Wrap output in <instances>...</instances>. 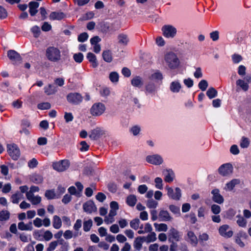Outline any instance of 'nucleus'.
Wrapping results in <instances>:
<instances>
[{
  "mask_svg": "<svg viewBox=\"0 0 251 251\" xmlns=\"http://www.w3.org/2000/svg\"><path fill=\"white\" fill-rule=\"evenodd\" d=\"M46 56L47 59L53 62H58L61 59V51L56 47L50 46L46 50Z\"/></svg>",
  "mask_w": 251,
  "mask_h": 251,
  "instance_id": "obj_1",
  "label": "nucleus"
},
{
  "mask_svg": "<svg viewBox=\"0 0 251 251\" xmlns=\"http://www.w3.org/2000/svg\"><path fill=\"white\" fill-rule=\"evenodd\" d=\"M165 60L171 69L177 68L179 65V60L176 55L172 52H170L166 54Z\"/></svg>",
  "mask_w": 251,
  "mask_h": 251,
  "instance_id": "obj_2",
  "label": "nucleus"
},
{
  "mask_svg": "<svg viewBox=\"0 0 251 251\" xmlns=\"http://www.w3.org/2000/svg\"><path fill=\"white\" fill-rule=\"evenodd\" d=\"M106 107L102 102H96L94 103L90 109V114L94 117L101 115L105 111Z\"/></svg>",
  "mask_w": 251,
  "mask_h": 251,
  "instance_id": "obj_3",
  "label": "nucleus"
},
{
  "mask_svg": "<svg viewBox=\"0 0 251 251\" xmlns=\"http://www.w3.org/2000/svg\"><path fill=\"white\" fill-rule=\"evenodd\" d=\"M7 151L13 160H18L20 157V150L18 146L14 143L7 145Z\"/></svg>",
  "mask_w": 251,
  "mask_h": 251,
  "instance_id": "obj_4",
  "label": "nucleus"
},
{
  "mask_svg": "<svg viewBox=\"0 0 251 251\" xmlns=\"http://www.w3.org/2000/svg\"><path fill=\"white\" fill-rule=\"evenodd\" d=\"M98 26L101 32L104 34L115 32L119 28V27L115 28L113 24L105 21L100 22L98 24Z\"/></svg>",
  "mask_w": 251,
  "mask_h": 251,
  "instance_id": "obj_5",
  "label": "nucleus"
},
{
  "mask_svg": "<svg viewBox=\"0 0 251 251\" xmlns=\"http://www.w3.org/2000/svg\"><path fill=\"white\" fill-rule=\"evenodd\" d=\"M7 57L11 61L12 63L16 66L22 63V57L17 51L15 50H10L7 51Z\"/></svg>",
  "mask_w": 251,
  "mask_h": 251,
  "instance_id": "obj_6",
  "label": "nucleus"
},
{
  "mask_svg": "<svg viewBox=\"0 0 251 251\" xmlns=\"http://www.w3.org/2000/svg\"><path fill=\"white\" fill-rule=\"evenodd\" d=\"M67 100L69 103L72 104L78 105L82 101L83 97L78 93H70L67 95Z\"/></svg>",
  "mask_w": 251,
  "mask_h": 251,
  "instance_id": "obj_7",
  "label": "nucleus"
},
{
  "mask_svg": "<svg viewBox=\"0 0 251 251\" xmlns=\"http://www.w3.org/2000/svg\"><path fill=\"white\" fill-rule=\"evenodd\" d=\"M165 189L167 190V195L171 199L179 201L181 197V191L179 187L175 188V193L172 188L166 186Z\"/></svg>",
  "mask_w": 251,
  "mask_h": 251,
  "instance_id": "obj_8",
  "label": "nucleus"
},
{
  "mask_svg": "<svg viewBox=\"0 0 251 251\" xmlns=\"http://www.w3.org/2000/svg\"><path fill=\"white\" fill-rule=\"evenodd\" d=\"M70 166V162L68 160H61L52 164V168L58 172H63L66 170Z\"/></svg>",
  "mask_w": 251,
  "mask_h": 251,
  "instance_id": "obj_9",
  "label": "nucleus"
},
{
  "mask_svg": "<svg viewBox=\"0 0 251 251\" xmlns=\"http://www.w3.org/2000/svg\"><path fill=\"white\" fill-rule=\"evenodd\" d=\"M164 36L167 38H173L176 33V29L171 25H165L162 27Z\"/></svg>",
  "mask_w": 251,
  "mask_h": 251,
  "instance_id": "obj_10",
  "label": "nucleus"
},
{
  "mask_svg": "<svg viewBox=\"0 0 251 251\" xmlns=\"http://www.w3.org/2000/svg\"><path fill=\"white\" fill-rule=\"evenodd\" d=\"M233 167L230 163H226L222 165L218 169L219 173L223 176H227L231 174Z\"/></svg>",
  "mask_w": 251,
  "mask_h": 251,
  "instance_id": "obj_11",
  "label": "nucleus"
},
{
  "mask_svg": "<svg viewBox=\"0 0 251 251\" xmlns=\"http://www.w3.org/2000/svg\"><path fill=\"white\" fill-rule=\"evenodd\" d=\"M181 235L179 232L174 227H172L168 233V241L169 242H173L175 241L178 242L180 241Z\"/></svg>",
  "mask_w": 251,
  "mask_h": 251,
  "instance_id": "obj_12",
  "label": "nucleus"
},
{
  "mask_svg": "<svg viewBox=\"0 0 251 251\" xmlns=\"http://www.w3.org/2000/svg\"><path fill=\"white\" fill-rule=\"evenodd\" d=\"M229 228V226L227 225L221 226L219 228V234L226 238L231 237L233 235V231L231 230H228Z\"/></svg>",
  "mask_w": 251,
  "mask_h": 251,
  "instance_id": "obj_13",
  "label": "nucleus"
},
{
  "mask_svg": "<svg viewBox=\"0 0 251 251\" xmlns=\"http://www.w3.org/2000/svg\"><path fill=\"white\" fill-rule=\"evenodd\" d=\"M146 161L151 164L159 165L163 162V159L158 154L148 155L146 157Z\"/></svg>",
  "mask_w": 251,
  "mask_h": 251,
  "instance_id": "obj_14",
  "label": "nucleus"
},
{
  "mask_svg": "<svg viewBox=\"0 0 251 251\" xmlns=\"http://www.w3.org/2000/svg\"><path fill=\"white\" fill-rule=\"evenodd\" d=\"M83 208L85 212L92 213L97 211V207L93 201L90 200L85 202L83 205Z\"/></svg>",
  "mask_w": 251,
  "mask_h": 251,
  "instance_id": "obj_15",
  "label": "nucleus"
},
{
  "mask_svg": "<svg viewBox=\"0 0 251 251\" xmlns=\"http://www.w3.org/2000/svg\"><path fill=\"white\" fill-rule=\"evenodd\" d=\"M213 195L212 200L216 203L222 204L224 201L223 197L220 194V191L218 189H214L211 191Z\"/></svg>",
  "mask_w": 251,
  "mask_h": 251,
  "instance_id": "obj_16",
  "label": "nucleus"
},
{
  "mask_svg": "<svg viewBox=\"0 0 251 251\" xmlns=\"http://www.w3.org/2000/svg\"><path fill=\"white\" fill-rule=\"evenodd\" d=\"M66 17V14L63 12H51L49 16V18L51 21H60Z\"/></svg>",
  "mask_w": 251,
  "mask_h": 251,
  "instance_id": "obj_17",
  "label": "nucleus"
},
{
  "mask_svg": "<svg viewBox=\"0 0 251 251\" xmlns=\"http://www.w3.org/2000/svg\"><path fill=\"white\" fill-rule=\"evenodd\" d=\"M146 241V237L144 236H138L136 237L133 243L134 248L137 251H140L142 244Z\"/></svg>",
  "mask_w": 251,
  "mask_h": 251,
  "instance_id": "obj_18",
  "label": "nucleus"
},
{
  "mask_svg": "<svg viewBox=\"0 0 251 251\" xmlns=\"http://www.w3.org/2000/svg\"><path fill=\"white\" fill-rule=\"evenodd\" d=\"M160 221H170L172 219L169 212L165 210H161L158 214Z\"/></svg>",
  "mask_w": 251,
  "mask_h": 251,
  "instance_id": "obj_19",
  "label": "nucleus"
},
{
  "mask_svg": "<svg viewBox=\"0 0 251 251\" xmlns=\"http://www.w3.org/2000/svg\"><path fill=\"white\" fill-rule=\"evenodd\" d=\"M101 134L100 129L99 128H96L90 132L89 137L91 140H96L100 137Z\"/></svg>",
  "mask_w": 251,
  "mask_h": 251,
  "instance_id": "obj_20",
  "label": "nucleus"
},
{
  "mask_svg": "<svg viewBox=\"0 0 251 251\" xmlns=\"http://www.w3.org/2000/svg\"><path fill=\"white\" fill-rule=\"evenodd\" d=\"M102 57L103 60L107 63H110L113 60L112 53L109 50H103L102 53Z\"/></svg>",
  "mask_w": 251,
  "mask_h": 251,
  "instance_id": "obj_21",
  "label": "nucleus"
},
{
  "mask_svg": "<svg viewBox=\"0 0 251 251\" xmlns=\"http://www.w3.org/2000/svg\"><path fill=\"white\" fill-rule=\"evenodd\" d=\"M86 58L92 64L93 68H96L98 66L96 56L93 53L89 52L87 54Z\"/></svg>",
  "mask_w": 251,
  "mask_h": 251,
  "instance_id": "obj_22",
  "label": "nucleus"
},
{
  "mask_svg": "<svg viewBox=\"0 0 251 251\" xmlns=\"http://www.w3.org/2000/svg\"><path fill=\"white\" fill-rule=\"evenodd\" d=\"M187 235L190 239V243L194 246H196L198 243V240L194 232L192 231H189Z\"/></svg>",
  "mask_w": 251,
  "mask_h": 251,
  "instance_id": "obj_23",
  "label": "nucleus"
},
{
  "mask_svg": "<svg viewBox=\"0 0 251 251\" xmlns=\"http://www.w3.org/2000/svg\"><path fill=\"white\" fill-rule=\"evenodd\" d=\"M181 88V84L178 81H173L170 84V90L173 93L179 92Z\"/></svg>",
  "mask_w": 251,
  "mask_h": 251,
  "instance_id": "obj_24",
  "label": "nucleus"
},
{
  "mask_svg": "<svg viewBox=\"0 0 251 251\" xmlns=\"http://www.w3.org/2000/svg\"><path fill=\"white\" fill-rule=\"evenodd\" d=\"M132 86L140 88L143 84L141 78L139 76H136L131 81Z\"/></svg>",
  "mask_w": 251,
  "mask_h": 251,
  "instance_id": "obj_25",
  "label": "nucleus"
},
{
  "mask_svg": "<svg viewBox=\"0 0 251 251\" xmlns=\"http://www.w3.org/2000/svg\"><path fill=\"white\" fill-rule=\"evenodd\" d=\"M45 196L48 200H52L56 198H59V197H57L56 195L54 189L46 190L45 193Z\"/></svg>",
  "mask_w": 251,
  "mask_h": 251,
  "instance_id": "obj_26",
  "label": "nucleus"
},
{
  "mask_svg": "<svg viewBox=\"0 0 251 251\" xmlns=\"http://www.w3.org/2000/svg\"><path fill=\"white\" fill-rule=\"evenodd\" d=\"M53 227L55 229H59L61 227L62 221L60 218L57 215H54L53 217L52 222Z\"/></svg>",
  "mask_w": 251,
  "mask_h": 251,
  "instance_id": "obj_27",
  "label": "nucleus"
},
{
  "mask_svg": "<svg viewBox=\"0 0 251 251\" xmlns=\"http://www.w3.org/2000/svg\"><path fill=\"white\" fill-rule=\"evenodd\" d=\"M206 94L209 99H212L218 95V92L214 87H211L206 91Z\"/></svg>",
  "mask_w": 251,
  "mask_h": 251,
  "instance_id": "obj_28",
  "label": "nucleus"
},
{
  "mask_svg": "<svg viewBox=\"0 0 251 251\" xmlns=\"http://www.w3.org/2000/svg\"><path fill=\"white\" fill-rule=\"evenodd\" d=\"M30 181L35 184H40L43 181V177L38 174H34L30 178Z\"/></svg>",
  "mask_w": 251,
  "mask_h": 251,
  "instance_id": "obj_29",
  "label": "nucleus"
},
{
  "mask_svg": "<svg viewBox=\"0 0 251 251\" xmlns=\"http://www.w3.org/2000/svg\"><path fill=\"white\" fill-rule=\"evenodd\" d=\"M137 202V199L135 195H130L128 196L126 200V202L128 205L131 207L135 206Z\"/></svg>",
  "mask_w": 251,
  "mask_h": 251,
  "instance_id": "obj_30",
  "label": "nucleus"
},
{
  "mask_svg": "<svg viewBox=\"0 0 251 251\" xmlns=\"http://www.w3.org/2000/svg\"><path fill=\"white\" fill-rule=\"evenodd\" d=\"M237 86L241 87L244 91H247L249 89V86L248 83L245 82V80L239 79L236 81Z\"/></svg>",
  "mask_w": 251,
  "mask_h": 251,
  "instance_id": "obj_31",
  "label": "nucleus"
},
{
  "mask_svg": "<svg viewBox=\"0 0 251 251\" xmlns=\"http://www.w3.org/2000/svg\"><path fill=\"white\" fill-rule=\"evenodd\" d=\"M45 93L48 95L53 94L56 91L55 88L51 84H49L48 86L44 87Z\"/></svg>",
  "mask_w": 251,
  "mask_h": 251,
  "instance_id": "obj_32",
  "label": "nucleus"
},
{
  "mask_svg": "<svg viewBox=\"0 0 251 251\" xmlns=\"http://www.w3.org/2000/svg\"><path fill=\"white\" fill-rule=\"evenodd\" d=\"M118 38L119 43L120 44L126 45L128 42L127 36L125 34H120L118 36Z\"/></svg>",
  "mask_w": 251,
  "mask_h": 251,
  "instance_id": "obj_33",
  "label": "nucleus"
},
{
  "mask_svg": "<svg viewBox=\"0 0 251 251\" xmlns=\"http://www.w3.org/2000/svg\"><path fill=\"white\" fill-rule=\"evenodd\" d=\"M109 78L112 82L115 83L118 82L119 75L117 72H112L110 73Z\"/></svg>",
  "mask_w": 251,
  "mask_h": 251,
  "instance_id": "obj_34",
  "label": "nucleus"
},
{
  "mask_svg": "<svg viewBox=\"0 0 251 251\" xmlns=\"http://www.w3.org/2000/svg\"><path fill=\"white\" fill-rule=\"evenodd\" d=\"M237 217L238 219L237 220V223L239 226L242 227H245L247 226V220L244 218L243 217L240 215H237Z\"/></svg>",
  "mask_w": 251,
  "mask_h": 251,
  "instance_id": "obj_35",
  "label": "nucleus"
},
{
  "mask_svg": "<svg viewBox=\"0 0 251 251\" xmlns=\"http://www.w3.org/2000/svg\"><path fill=\"white\" fill-rule=\"evenodd\" d=\"M10 213L7 210H2L0 212V221H5L9 219Z\"/></svg>",
  "mask_w": 251,
  "mask_h": 251,
  "instance_id": "obj_36",
  "label": "nucleus"
},
{
  "mask_svg": "<svg viewBox=\"0 0 251 251\" xmlns=\"http://www.w3.org/2000/svg\"><path fill=\"white\" fill-rule=\"evenodd\" d=\"M163 78V75H162V73L161 72H160L159 71L152 74L151 76V79L155 80H160L161 81H162Z\"/></svg>",
  "mask_w": 251,
  "mask_h": 251,
  "instance_id": "obj_37",
  "label": "nucleus"
},
{
  "mask_svg": "<svg viewBox=\"0 0 251 251\" xmlns=\"http://www.w3.org/2000/svg\"><path fill=\"white\" fill-rule=\"evenodd\" d=\"M140 223V220L138 218H135L130 221V226L132 228L137 230L139 227Z\"/></svg>",
  "mask_w": 251,
  "mask_h": 251,
  "instance_id": "obj_38",
  "label": "nucleus"
},
{
  "mask_svg": "<svg viewBox=\"0 0 251 251\" xmlns=\"http://www.w3.org/2000/svg\"><path fill=\"white\" fill-rule=\"evenodd\" d=\"M37 108L40 110H48L51 108V104L50 102H41L37 104Z\"/></svg>",
  "mask_w": 251,
  "mask_h": 251,
  "instance_id": "obj_39",
  "label": "nucleus"
},
{
  "mask_svg": "<svg viewBox=\"0 0 251 251\" xmlns=\"http://www.w3.org/2000/svg\"><path fill=\"white\" fill-rule=\"evenodd\" d=\"M92 224H93V222L91 219H89L87 221H84L83 222V226L84 231L85 232L89 231L90 230V229L92 226Z\"/></svg>",
  "mask_w": 251,
  "mask_h": 251,
  "instance_id": "obj_40",
  "label": "nucleus"
},
{
  "mask_svg": "<svg viewBox=\"0 0 251 251\" xmlns=\"http://www.w3.org/2000/svg\"><path fill=\"white\" fill-rule=\"evenodd\" d=\"M250 145V141L249 139L245 136L242 137L240 146L242 148H247Z\"/></svg>",
  "mask_w": 251,
  "mask_h": 251,
  "instance_id": "obj_41",
  "label": "nucleus"
},
{
  "mask_svg": "<svg viewBox=\"0 0 251 251\" xmlns=\"http://www.w3.org/2000/svg\"><path fill=\"white\" fill-rule=\"evenodd\" d=\"M21 195L19 191H17L15 194H13L11 196V201L12 203L16 204L18 203L21 200Z\"/></svg>",
  "mask_w": 251,
  "mask_h": 251,
  "instance_id": "obj_42",
  "label": "nucleus"
},
{
  "mask_svg": "<svg viewBox=\"0 0 251 251\" xmlns=\"http://www.w3.org/2000/svg\"><path fill=\"white\" fill-rule=\"evenodd\" d=\"M240 182V181L239 179H233L231 180L229 182L227 183L226 185L227 188L229 190H232L233 188L235 187V185L239 184Z\"/></svg>",
  "mask_w": 251,
  "mask_h": 251,
  "instance_id": "obj_43",
  "label": "nucleus"
},
{
  "mask_svg": "<svg viewBox=\"0 0 251 251\" xmlns=\"http://www.w3.org/2000/svg\"><path fill=\"white\" fill-rule=\"evenodd\" d=\"M73 58L76 63H80L83 60L84 56L82 53L78 52L74 54Z\"/></svg>",
  "mask_w": 251,
  "mask_h": 251,
  "instance_id": "obj_44",
  "label": "nucleus"
},
{
  "mask_svg": "<svg viewBox=\"0 0 251 251\" xmlns=\"http://www.w3.org/2000/svg\"><path fill=\"white\" fill-rule=\"evenodd\" d=\"M31 32L33 33L34 37L37 38L41 33L40 28L38 25H34L31 27Z\"/></svg>",
  "mask_w": 251,
  "mask_h": 251,
  "instance_id": "obj_45",
  "label": "nucleus"
},
{
  "mask_svg": "<svg viewBox=\"0 0 251 251\" xmlns=\"http://www.w3.org/2000/svg\"><path fill=\"white\" fill-rule=\"evenodd\" d=\"M108 190L112 193H115L117 192L118 187L117 185L113 182H109L107 185Z\"/></svg>",
  "mask_w": 251,
  "mask_h": 251,
  "instance_id": "obj_46",
  "label": "nucleus"
},
{
  "mask_svg": "<svg viewBox=\"0 0 251 251\" xmlns=\"http://www.w3.org/2000/svg\"><path fill=\"white\" fill-rule=\"evenodd\" d=\"M208 86L207 81L206 80L202 79L200 81L198 84L199 88L202 91H204Z\"/></svg>",
  "mask_w": 251,
  "mask_h": 251,
  "instance_id": "obj_47",
  "label": "nucleus"
},
{
  "mask_svg": "<svg viewBox=\"0 0 251 251\" xmlns=\"http://www.w3.org/2000/svg\"><path fill=\"white\" fill-rule=\"evenodd\" d=\"M156 240V234L154 232H151L146 238V241L148 243L154 242Z\"/></svg>",
  "mask_w": 251,
  "mask_h": 251,
  "instance_id": "obj_48",
  "label": "nucleus"
},
{
  "mask_svg": "<svg viewBox=\"0 0 251 251\" xmlns=\"http://www.w3.org/2000/svg\"><path fill=\"white\" fill-rule=\"evenodd\" d=\"M158 205V202L152 199L147 201V206L149 208H155Z\"/></svg>",
  "mask_w": 251,
  "mask_h": 251,
  "instance_id": "obj_49",
  "label": "nucleus"
},
{
  "mask_svg": "<svg viewBox=\"0 0 251 251\" xmlns=\"http://www.w3.org/2000/svg\"><path fill=\"white\" fill-rule=\"evenodd\" d=\"M147 92L151 94L155 92V86L153 83H149L146 86Z\"/></svg>",
  "mask_w": 251,
  "mask_h": 251,
  "instance_id": "obj_50",
  "label": "nucleus"
},
{
  "mask_svg": "<svg viewBox=\"0 0 251 251\" xmlns=\"http://www.w3.org/2000/svg\"><path fill=\"white\" fill-rule=\"evenodd\" d=\"M88 34L86 32L80 33L77 37V40L79 42H84L87 41L88 38Z\"/></svg>",
  "mask_w": 251,
  "mask_h": 251,
  "instance_id": "obj_51",
  "label": "nucleus"
},
{
  "mask_svg": "<svg viewBox=\"0 0 251 251\" xmlns=\"http://www.w3.org/2000/svg\"><path fill=\"white\" fill-rule=\"evenodd\" d=\"M232 60L234 64L239 63L243 60L242 56L240 54L234 53L231 56Z\"/></svg>",
  "mask_w": 251,
  "mask_h": 251,
  "instance_id": "obj_52",
  "label": "nucleus"
},
{
  "mask_svg": "<svg viewBox=\"0 0 251 251\" xmlns=\"http://www.w3.org/2000/svg\"><path fill=\"white\" fill-rule=\"evenodd\" d=\"M170 210L175 214H180V208L174 204H171L169 206Z\"/></svg>",
  "mask_w": 251,
  "mask_h": 251,
  "instance_id": "obj_53",
  "label": "nucleus"
},
{
  "mask_svg": "<svg viewBox=\"0 0 251 251\" xmlns=\"http://www.w3.org/2000/svg\"><path fill=\"white\" fill-rule=\"evenodd\" d=\"M154 226L155 228L158 226V230L160 231H166L168 229L167 225L166 224L161 223L158 224L157 223H154Z\"/></svg>",
  "mask_w": 251,
  "mask_h": 251,
  "instance_id": "obj_54",
  "label": "nucleus"
},
{
  "mask_svg": "<svg viewBox=\"0 0 251 251\" xmlns=\"http://www.w3.org/2000/svg\"><path fill=\"white\" fill-rule=\"evenodd\" d=\"M80 145L81 146V147L80 148L79 150L82 152L86 151L89 149L90 146L85 141H81Z\"/></svg>",
  "mask_w": 251,
  "mask_h": 251,
  "instance_id": "obj_55",
  "label": "nucleus"
},
{
  "mask_svg": "<svg viewBox=\"0 0 251 251\" xmlns=\"http://www.w3.org/2000/svg\"><path fill=\"white\" fill-rule=\"evenodd\" d=\"M155 187L159 189H162V179L159 177H157L154 179Z\"/></svg>",
  "mask_w": 251,
  "mask_h": 251,
  "instance_id": "obj_56",
  "label": "nucleus"
},
{
  "mask_svg": "<svg viewBox=\"0 0 251 251\" xmlns=\"http://www.w3.org/2000/svg\"><path fill=\"white\" fill-rule=\"evenodd\" d=\"M7 17L6 10L2 6L0 5V19H4Z\"/></svg>",
  "mask_w": 251,
  "mask_h": 251,
  "instance_id": "obj_57",
  "label": "nucleus"
},
{
  "mask_svg": "<svg viewBox=\"0 0 251 251\" xmlns=\"http://www.w3.org/2000/svg\"><path fill=\"white\" fill-rule=\"evenodd\" d=\"M40 13L41 15V21L46 20L47 18V12L46 8L44 7H41L39 9Z\"/></svg>",
  "mask_w": 251,
  "mask_h": 251,
  "instance_id": "obj_58",
  "label": "nucleus"
},
{
  "mask_svg": "<svg viewBox=\"0 0 251 251\" xmlns=\"http://www.w3.org/2000/svg\"><path fill=\"white\" fill-rule=\"evenodd\" d=\"M64 119L66 123L72 122L74 119V116L72 113L66 112L64 114Z\"/></svg>",
  "mask_w": 251,
  "mask_h": 251,
  "instance_id": "obj_59",
  "label": "nucleus"
},
{
  "mask_svg": "<svg viewBox=\"0 0 251 251\" xmlns=\"http://www.w3.org/2000/svg\"><path fill=\"white\" fill-rule=\"evenodd\" d=\"M211 211L214 214H218L221 211V207L219 205L217 204H213L211 206Z\"/></svg>",
  "mask_w": 251,
  "mask_h": 251,
  "instance_id": "obj_60",
  "label": "nucleus"
},
{
  "mask_svg": "<svg viewBox=\"0 0 251 251\" xmlns=\"http://www.w3.org/2000/svg\"><path fill=\"white\" fill-rule=\"evenodd\" d=\"M38 161L35 158H32L28 162V166L30 168H35L37 165H38Z\"/></svg>",
  "mask_w": 251,
  "mask_h": 251,
  "instance_id": "obj_61",
  "label": "nucleus"
},
{
  "mask_svg": "<svg viewBox=\"0 0 251 251\" xmlns=\"http://www.w3.org/2000/svg\"><path fill=\"white\" fill-rule=\"evenodd\" d=\"M51 25L48 22H44L41 26V29L43 31L47 32L51 29Z\"/></svg>",
  "mask_w": 251,
  "mask_h": 251,
  "instance_id": "obj_62",
  "label": "nucleus"
},
{
  "mask_svg": "<svg viewBox=\"0 0 251 251\" xmlns=\"http://www.w3.org/2000/svg\"><path fill=\"white\" fill-rule=\"evenodd\" d=\"M96 199L100 202H103L106 198V196L102 192H99L96 196Z\"/></svg>",
  "mask_w": 251,
  "mask_h": 251,
  "instance_id": "obj_63",
  "label": "nucleus"
},
{
  "mask_svg": "<svg viewBox=\"0 0 251 251\" xmlns=\"http://www.w3.org/2000/svg\"><path fill=\"white\" fill-rule=\"evenodd\" d=\"M58 245V242L54 241L50 242L49 244V246L47 249V251H52L55 249L56 247Z\"/></svg>",
  "mask_w": 251,
  "mask_h": 251,
  "instance_id": "obj_64",
  "label": "nucleus"
}]
</instances>
